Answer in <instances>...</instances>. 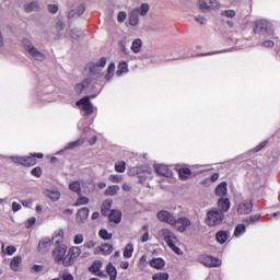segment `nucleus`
<instances>
[{
	"mask_svg": "<svg viewBox=\"0 0 280 280\" xmlns=\"http://www.w3.org/2000/svg\"><path fill=\"white\" fill-rule=\"evenodd\" d=\"M173 226L178 231V233H185V231L191 226V220L187 217H180L175 219V224Z\"/></svg>",
	"mask_w": 280,
	"mask_h": 280,
	"instance_id": "obj_13",
	"label": "nucleus"
},
{
	"mask_svg": "<svg viewBox=\"0 0 280 280\" xmlns=\"http://www.w3.org/2000/svg\"><path fill=\"white\" fill-rule=\"evenodd\" d=\"M261 218V214H254L249 217V222H258V220Z\"/></svg>",
	"mask_w": 280,
	"mask_h": 280,
	"instance_id": "obj_62",
	"label": "nucleus"
},
{
	"mask_svg": "<svg viewBox=\"0 0 280 280\" xmlns=\"http://www.w3.org/2000/svg\"><path fill=\"white\" fill-rule=\"evenodd\" d=\"M229 194V190L226 188V182H222L220 185L215 188V196H219L220 198H224Z\"/></svg>",
	"mask_w": 280,
	"mask_h": 280,
	"instance_id": "obj_23",
	"label": "nucleus"
},
{
	"mask_svg": "<svg viewBox=\"0 0 280 280\" xmlns=\"http://www.w3.org/2000/svg\"><path fill=\"white\" fill-rule=\"evenodd\" d=\"M82 255V249L78 246L70 247L67 256L63 259V266L66 268H69V266H73L75 264L77 259Z\"/></svg>",
	"mask_w": 280,
	"mask_h": 280,
	"instance_id": "obj_6",
	"label": "nucleus"
},
{
	"mask_svg": "<svg viewBox=\"0 0 280 280\" xmlns=\"http://www.w3.org/2000/svg\"><path fill=\"white\" fill-rule=\"evenodd\" d=\"M21 261H23V258H21V256H15L12 260H11V269L14 270V272H16V270H19V266H21Z\"/></svg>",
	"mask_w": 280,
	"mask_h": 280,
	"instance_id": "obj_31",
	"label": "nucleus"
},
{
	"mask_svg": "<svg viewBox=\"0 0 280 280\" xmlns=\"http://www.w3.org/2000/svg\"><path fill=\"white\" fill-rule=\"evenodd\" d=\"M254 34H258L259 36H273L275 28L270 22L260 20L256 22Z\"/></svg>",
	"mask_w": 280,
	"mask_h": 280,
	"instance_id": "obj_5",
	"label": "nucleus"
},
{
	"mask_svg": "<svg viewBox=\"0 0 280 280\" xmlns=\"http://www.w3.org/2000/svg\"><path fill=\"white\" fill-rule=\"evenodd\" d=\"M118 192H119V186H117V185L109 186L105 190L106 196H117Z\"/></svg>",
	"mask_w": 280,
	"mask_h": 280,
	"instance_id": "obj_33",
	"label": "nucleus"
},
{
	"mask_svg": "<svg viewBox=\"0 0 280 280\" xmlns=\"http://www.w3.org/2000/svg\"><path fill=\"white\" fill-rule=\"evenodd\" d=\"M236 211L240 215H246L253 211V202L250 200H243L237 205Z\"/></svg>",
	"mask_w": 280,
	"mask_h": 280,
	"instance_id": "obj_14",
	"label": "nucleus"
},
{
	"mask_svg": "<svg viewBox=\"0 0 280 280\" xmlns=\"http://www.w3.org/2000/svg\"><path fill=\"white\" fill-rule=\"evenodd\" d=\"M178 174L182 180H187V178L191 176V171L189 168H180Z\"/></svg>",
	"mask_w": 280,
	"mask_h": 280,
	"instance_id": "obj_38",
	"label": "nucleus"
},
{
	"mask_svg": "<svg viewBox=\"0 0 280 280\" xmlns=\"http://www.w3.org/2000/svg\"><path fill=\"white\" fill-rule=\"evenodd\" d=\"M66 27V24H65V21L63 20H58L56 23H55V30L56 32H62Z\"/></svg>",
	"mask_w": 280,
	"mask_h": 280,
	"instance_id": "obj_44",
	"label": "nucleus"
},
{
	"mask_svg": "<svg viewBox=\"0 0 280 280\" xmlns=\"http://www.w3.org/2000/svg\"><path fill=\"white\" fill-rule=\"evenodd\" d=\"M86 218H89V208H81L78 212H77V222L78 224H84V221L86 220Z\"/></svg>",
	"mask_w": 280,
	"mask_h": 280,
	"instance_id": "obj_19",
	"label": "nucleus"
},
{
	"mask_svg": "<svg viewBox=\"0 0 280 280\" xmlns=\"http://www.w3.org/2000/svg\"><path fill=\"white\" fill-rule=\"evenodd\" d=\"M235 10H224L221 12V16H226V19H235Z\"/></svg>",
	"mask_w": 280,
	"mask_h": 280,
	"instance_id": "obj_42",
	"label": "nucleus"
},
{
	"mask_svg": "<svg viewBox=\"0 0 280 280\" xmlns=\"http://www.w3.org/2000/svg\"><path fill=\"white\" fill-rule=\"evenodd\" d=\"M84 242V235L83 234H77L73 240V244L80 245Z\"/></svg>",
	"mask_w": 280,
	"mask_h": 280,
	"instance_id": "obj_48",
	"label": "nucleus"
},
{
	"mask_svg": "<svg viewBox=\"0 0 280 280\" xmlns=\"http://www.w3.org/2000/svg\"><path fill=\"white\" fill-rule=\"evenodd\" d=\"M266 145H268V141H262L260 142L255 149V152H261V150H264V148H266Z\"/></svg>",
	"mask_w": 280,
	"mask_h": 280,
	"instance_id": "obj_51",
	"label": "nucleus"
},
{
	"mask_svg": "<svg viewBox=\"0 0 280 280\" xmlns=\"http://www.w3.org/2000/svg\"><path fill=\"white\" fill-rule=\"evenodd\" d=\"M245 232H246V225L240 224L236 226L234 235L237 237V236L242 235V233H245Z\"/></svg>",
	"mask_w": 280,
	"mask_h": 280,
	"instance_id": "obj_46",
	"label": "nucleus"
},
{
	"mask_svg": "<svg viewBox=\"0 0 280 280\" xmlns=\"http://www.w3.org/2000/svg\"><path fill=\"white\" fill-rule=\"evenodd\" d=\"M44 266L43 265H34L33 267H32V270L34 271V272H43V270H44Z\"/></svg>",
	"mask_w": 280,
	"mask_h": 280,
	"instance_id": "obj_58",
	"label": "nucleus"
},
{
	"mask_svg": "<svg viewBox=\"0 0 280 280\" xmlns=\"http://www.w3.org/2000/svg\"><path fill=\"white\" fill-rule=\"evenodd\" d=\"M109 180H110V183H121V176L120 175H110Z\"/></svg>",
	"mask_w": 280,
	"mask_h": 280,
	"instance_id": "obj_53",
	"label": "nucleus"
},
{
	"mask_svg": "<svg viewBox=\"0 0 280 280\" xmlns=\"http://www.w3.org/2000/svg\"><path fill=\"white\" fill-rule=\"evenodd\" d=\"M106 272L109 276V280H117V268L113 266V262L106 266Z\"/></svg>",
	"mask_w": 280,
	"mask_h": 280,
	"instance_id": "obj_25",
	"label": "nucleus"
},
{
	"mask_svg": "<svg viewBox=\"0 0 280 280\" xmlns=\"http://www.w3.org/2000/svg\"><path fill=\"white\" fill-rule=\"evenodd\" d=\"M25 12H38L40 10V5L38 4V1L28 2L24 5Z\"/></svg>",
	"mask_w": 280,
	"mask_h": 280,
	"instance_id": "obj_24",
	"label": "nucleus"
},
{
	"mask_svg": "<svg viewBox=\"0 0 280 280\" xmlns=\"http://www.w3.org/2000/svg\"><path fill=\"white\" fill-rule=\"evenodd\" d=\"M61 279L62 280H74L73 275H71L69 271H63V273L61 275Z\"/></svg>",
	"mask_w": 280,
	"mask_h": 280,
	"instance_id": "obj_52",
	"label": "nucleus"
},
{
	"mask_svg": "<svg viewBox=\"0 0 280 280\" xmlns=\"http://www.w3.org/2000/svg\"><path fill=\"white\" fill-rule=\"evenodd\" d=\"M102 261L96 260L92 264V266L89 268V270L94 275L95 277H101L102 279H106L107 275L102 271Z\"/></svg>",
	"mask_w": 280,
	"mask_h": 280,
	"instance_id": "obj_15",
	"label": "nucleus"
},
{
	"mask_svg": "<svg viewBox=\"0 0 280 280\" xmlns=\"http://www.w3.org/2000/svg\"><path fill=\"white\" fill-rule=\"evenodd\" d=\"M152 280H170V273L167 272H158L152 276Z\"/></svg>",
	"mask_w": 280,
	"mask_h": 280,
	"instance_id": "obj_37",
	"label": "nucleus"
},
{
	"mask_svg": "<svg viewBox=\"0 0 280 280\" xmlns=\"http://www.w3.org/2000/svg\"><path fill=\"white\" fill-rule=\"evenodd\" d=\"M133 253H135V245H132V243L127 244L124 248V257L126 259H130Z\"/></svg>",
	"mask_w": 280,
	"mask_h": 280,
	"instance_id": "obj_29",
	"label": "nucleus"
},
{
	"mask_svg": "<svg viewBox=\"0 0 280 280\" xmlns=\"http://www.w3.org/2000/svg\"><path fill=\"white\" fill-rule=\"evenodd\" d=\"M98 235L102 240H113V233H108L105 229L100 230Z\"/></svg>",
	"mask_w": 280,
	"mask_h": 280,
	"instance_id": "obj_39",
	"label": "nucleus"
},
{
	"mask_svg": "<svg viewBox=\"0 0 280 280\" xmlns=\"http://www.w3.org/2000/svg\"><path fill=\"white\" fill-rule=\"evenodd\" d=\"M115 171L119 174H124L126 172V162L121 161L115 164Z\"/></svg>",
	"mask_w": 280,
	"mask_h": 280,
	"instance_id": "obj_41",
	"label": "nucleus"
},
{
	"mask_svg": "<svg viewBox=\"0 0 280 280\" xmlns=\"http://www.w3.org/2000/svg\"><path fill=\"white\" fill-rule=\"evenodd\" d=\"M128 14L125 11H120L118 13V23H124V21H126Z\"/></svg>",
	"mask_w": 280,
	"mask_h": 280,
	"instance_id": "obj_50",
	"label": "nucleus"
},
{
	"mask_svg": "<svg viewBox=\"0 0 280 280\" xmlns=\"http://www.w3.org/2000/svg\"><path fill=\"white\" fill-rule=\"evenodd\" d=\"M11 161L16 165H24V167H32L38 163L36 158L31 156H10Z\"/></svg>",
	"mask_w": 280,
	"mask_h": 280,
	"instance_id": "obj_7",
	"label": "nucleus"
},
{
	"mask_svg": "<svg viewBox=\"0 0 280 280\" xmlns=\"http://www.w3.org/2000/svg\"><path fill=\"white\" fill-rule=\"evenodd\" d=\"M110 207H113V200L110 199L105 200L103 203V208L110 210Z\"/></svg>",
	"mask_w": 280,
	"mask_h": 280,
	"instance_id": "obj_61",
	"label": "nucleus"
},
{
	"mask_svg": "<svg viewBox=\"0 0 280 280\" xmlns=\"http://www.w3.org/2000/svg\"><path fill=\"white\" fill-rule=\"evenodd\" d=\"M148 12H150V4L142 3L140 7L135 8L129 13V24L132 27H137L139 25V16H147Z\"/></svg>",
	"mask_w": 280,
	"mask_h": 280,
	"instance_id": "obj_4",
	"label": "nucleus"
},
{
	"mask_svg": "<svg viewBox=\"0 0 280 280\" xmlns=\"http://www.w3.org/2000/svg\"><path fill=\"white\" fill-rule=\"evenodd\" d=\"M159 235L164 240V242H166L173 253H176V255H183V250L176 246L178 244V238L172 230L164 228L160 231Z\"/></svg>",
	"mask_w": 280,
	"mask_h": 280,
	"instance_id": "obj_2",
	"label": "nucleus"
},
{
	"mask_svg": "<svg viewBox=\"0 0 280 280\" xmlns=\"http://www.w3.org/2000/svg\"><path fill=\"white\" fill-rule=\"evenodd\" d=\"M218 207L221 209L222 213H226L231 209V200L229 198H221L218 201Z\"/></svg>",
	"mask_w": 280,
	"mask_h": 280,
	"instance_id": "obj_21",
	"label": "nucleus"
},
{
	"mask_svg": "<svg viewBox=\"0 0 280 280\" xmlns=\"http://www.w3.org/2000/svg\"><path fill=\"white\" fill-rule=\"evenodd\" d=\"M63 237H65V232H62V230H60L54 234L52 242H55L57 244H62Z\"/></svg>",
	"mask_w": 280,
	"mask_h": 280,
	"instance_id": "obj_34",
	"label": "nucleus"
},
{
	"mask_svg": "<svg viewBox=\"0 0 280 280\" xmlns=\"http://www.w3.org/2000/svg\"><path fill=\"white\" fill-rule=\"evenodd\" d=\"M262 47L272 48V47H275V42H272V40H270V39L265 40V42L262 43Z\"/></svg>",
	"mask_w": 280,
	"mask_h": 280,
	"instance_id": "obj_60",
	"label": "nucleus"
},
{
	"mask_svg": "<svg viewBox=\"0 0 280 280\" xmlns=\"http://www.w3.org/2000/svg\"><path fill=\"white\" fill-rule=\"evenodd\" d=\"M149 266L155 268V270H163V268H165V260L163 258H153L149 261Z\"/></svg>",
	"mask_w": 280,
	"mask_h": 280,
	"instance_id": "obj_20",
	"label": "nucleus"
},
{
	"mask_svg": "<svg viewBox=\"0 0 280 280\" xmlns=\"http://www.w3.org/2000/svg\"><path fill=\"white\" fill-rule=\"evenodd\" d=\"M101 252L103 255H110L113 253V245L110 244H103L101 246Z\"/></svg>",
	"mask_w": 280,
	"mask_h": 280,
	"instance_id": "obj_40",
	"label": "nucleus"
},
{
	"mask_svg": "<svg viewBox=\"0 0 280 280\" xmlns=\"http://www.w3.org/2000/svg\"><path fill=\"white\" fill-rule=\"evenodd\" d=\"M199 261L206 266V268H220V266H222V260L210 255L200 256Z\"/></svg>",
	"mask_w": 280,
	"mask_h": 280,
	"instance_id": "obj_8",
	"label": "nucleus"
},
{
	"mask_svg": "<svg viewBox=\"0 0 280 280\" xmlns=\"http://www.w3.org/2000/svg\"><path fill=\"white\" fill-rule=\"evenodd\" d=\"M48 12H50V14H56V12H58V5L49 4L48 5Z\"/></svg>",
	"mask_w": 280,
	"mask_h": 280,
	"instance_id": "obj_55",
	"label": "nucleus"
},
{
	"mask_svg": "<svg viewBox=\"0 0 280 280\" xmlns=\"http://www.w3.org/2000/svg\"><path fill=\"white\" fill-rule=\"evenodd\" d=\"M31 174L36 178H40V176H43V170L40 168V166H36L31 171Z\"/></svg>",
	"mask_w": 280,
	"mask_h": 280,
	"instance_id": "obj_45",
	"label": "nucleus"
},
{
	"mask_svg": "<svg viewBox=\"0 0 280 280\" xmlns=\"http://www.w3.org/2000/svg\"><path fill=\"white\" fill-rule=\"evenodd\" d=\"M83 144H84V140L79 139L77 141H72L68 143V145L66 147V150H73L74 148H80V145H83Z\"/></svg>",
	"mask_w": 280,
	"mask_h": 280,
	"instance_id": "obj_35",
	"label": "nucleus"
},
{
	"mask_svg": "<svg viewBox=\"0 0 280 280\" xmlns=\"http://www.w3.org/2000/svg\"><path fill=\"white\" fill-rule=\"evenodd\" d=\"M86 9L84 8V4H80L78 8H77V16H82L84 14V11Z\"/></svg>",
	"mask_w": 280,
	"mask_h": 280,
	"instance_id": "obj_54",
	"label": "nucleus"
},
{
	"mask_svg": "<svg viewBox=\"0 0 280 280\" xmlns=\"http://www.w3.org/2000/svg\"><path fill=\"white\" fill-rule=\"evenodd\" d=\"M71 38H80L82 36V31L74 28L70 33Z\"/></svg>",
	"mask_w": 280,
	"mask_h": 280,
	"instance_id": "obj_49",
	"label": "nucleus"
},
{
	"mask_svg": "<svg viewBox=\"0 0 280 280\" xmlns=\"http://www.w3.org/2000/svg\"><path fill=\"white\" fill-rule=\"evenodd\" d=\"M198 8L201 12H211V10H220L218 0H199Z\"/></svg>",
	"mask_w": 280,
	"mask_h": 280,
	"instance_id": "obj_9",
	"label": "nucleus"
},
{
	"mask_svg": "<svg viewBox=\"0 0 280 280\" xmlns=\"http://www.w3.org/2000/svg\"><path fill=\"white\" fill-rule=\"evenodd\" d=\"M154 170L156 174H159L160 176H165V178H170V176H172V171L170 170V167H167V165L158 164L154 166Z\"/></svg>",
	"mask_w": 280,
	"mask_h": 280,
	"instance_id": "obj_18",
	"label": "nucleus"
},
{
	"mask_svg": "<svg viewBox=\"0 0 280 280\" xmlns=\"http://www.w3.org/2000/svg\"><path fill=\"white\" fill-rule=\"evenodd\" d=\"M229 232L228 231H219L215 235V238H217V242L219 244H225L226 243V240H229Z\"/></svg>",
	"mask_w": 280,
	"mask_h": 280,
	"instance_id": "obj_26",
	"label": "nucleus"
},
{
	"mask_svg": "<svg viewBox=\"0 0 280 280\" xmlns=\"http://www.w3.org/2000/svg\"><path fill=\"white\" fill-rule=\"evenodd\" d=\"M16 253V247L10 245L7 247V255H14Z\"/></svg>",
	"mask_w": 280,
	"mask_h": 280,
	"instance_id": "obj_59",
	"label": "nucleus"
},
{
	"mask_svg": "<svg viewBox=\"0 0 280 280\" xmlns=\"http://www.w3.org/2000/svg\"><path fill=\"white\" fill-rule=\"evenodd\" d=\"M21 209H22L21 203L13 201L12 211H14V213H16V211H21Z\"/></svg>",
	"mask_w": 280,
	"mask_h": 280,
	"instance_id": "obj_56",
	"label": "nucleus"
},
{
	"mask_svg": "<svg viewBox=\"0 0 280 280\" xmlns=\"http://www.w3.org/2000/svg\"><path fill=\"white\" fill-rule=\"evenodd\" d=\"M82 205H89V198L84 197V196H80L77 200V202L74 203V207H80Z\"/></svg>",
	"mask_w": 280,
	"mask_h": 280,
	"instance_id": "obj_43",
	"label": "nucleus"
},
{
	"mask_svg": "<svg viewBox=\"0 0 280 280\" xmlns=\"http://www.w3.org/2000/svg\"><path fill=\"white\" fill-rule=\"evenodd\" d=\"M142 45L143 43L141 42L140 38L135 39L131 44V50L133 51V54H139V51H141Z\"/></svg>",
	"mask_w": 280,
	"mask_h": 280,
	"instance_id": "obj_30",
	"label": "nucleus"
},
{
	"mask_svg": "<svg viewBox=\"0 0 280 280\" xmlns=\"http://www.w3.org/2000/svg\"><path fill=\"white\" fill-rule=\"evenodd\" d=\"M150 240V232H144V234L141 236V242L145 243Z\"/></svg>",
	"mask_w": 280,
	"mask_h": 280,
	"instance_id": "obj_64",
	"label": "nucleus"
},
{
	"mask_svg": "<svg viewBox=\"0 0 280 280\" xmlns=\"http://www.w3.org/2000/svg\"><path fill=\"white\" fill-rule=\"evenodd\" d=\"M69 189L70 191H74V194H78V196H81L82 194V186L80 185L79 180L70 183Z\"/></svg>",
	"mask_w": 280,
	"mask_h": 280,
	"instance_id": "obj_28",
	"label": "nucleus"
},
{
	"mask_svg": "<svg viewBox=\"0 0 280 280\" xmlns=\"http://www.w3.org/2000/svg\"><path fill=\"white\" fill-rule=\"evenodd\" d=\"M224 220V213L222 210L218 208H212L207 212L205 223L207 226L213 228L222 224V221Z\"/></svg>",
	"mask_w": 280,
	"mask_h": 280,
	"instance_id": "obj_3",
	"label": "nucleus"
},
{
	"mask_svg": "<svg viewBox=\"0 0 280 280\" xmlns=\"http://www.w3.org/2000/svg\"><path fill=\"white\" fill-rule=\"evenodd\" d=\"M21 45L23 49L28 54V56L33 60H36V62H45V60H47V56L38 48H36V46H34V43H32V40H30L28 38H22Z\"/></svg>",
	"mask_w": 280,
	"mask_h": 280,
	"instance_id": "obj_1",
	"label": "nucleus"
},
{
	"mask_svg": "<svg viewBox=\"0 0 280 280\" xmlns=\"http://www.w3.org/2000/svg\"><path fill=\"white\" fill-rule=\"evenodd\" d=\"M35 224H36V217H32L27 219V221L25 222L26 229H32Z\"/></svg>",
	"mask_w": 280,
	"mask_h": 280,
	"instance_id": "obj_47",
	"label": "nucleus"
},
{
	"mask_svg": "<svg viewBox=\"0 0 280 280\" xmlns=\"http://www.w3.org/2000/svg\"><path fill=\"white\" fill-rule=\"evenodd\" d=\"M67 255V247L66 245H58L54 250H52V259L55 264H60L62 261V266H65V257Z\"/></svg>",
	"mask_w": 280,
	"mask_h": 280,
	"instance_id": "obj_12",
	"label": "nucleus"
},
{
	"mask_svg": "<svg viewBox=\"0 0 280 280\" xmlns=\"http://www.w3.org/2000/svg\"><path fill=\"white\" fill-rule=\"evenodd\" d=\"M90 85H91V79H85L81 83H78L74 86V89L77 93H82V91H84V89H89Z\"/></svg>",
	"mask_w": 280,
	"mask_h": 280,
	"instance_id": "obj_27",
	"label": "nucleus"
},
{
	"mask_svg": "<svg viewBox=\"0 0 280 280\" xmlns=\"http://www.w3.org/2000/svg\"><path fill=\"white\" fill-rule=\"evenodd\" d=\"M195 21H196L197 23H199L200 25H207V20H206L205 16H197V18L195 19Z\"/></svg>",
	"mask_w": 280,
	"mask_h": 280,
	"instance_id": "obj_57",
	"label": "nucleus"
},
{
	"mask_svg": "<svg viewBox=\"0 0 280 280\" xmlns=\"http://www.w3.org/2000/svg\"><path fill=\"white\" fill-rule=\"evenodd\" d=\"M84 247L85 248H94L95 247V243L94 241H88L84 243Z\"/></svg>",
	"mask_w": 280,
	"mask_h": 280,
	"instance_id": "obj_63",
	"label": "nucleus"
},
{
	"mask_svg": "<svg viewBox=\"0 0 280 280\" xmlns=\"http://www.w3.org/2000/svg\"><path fill=\"white\" fill-rule=\"evenodd\" d=\"M108 220L109 222L119 224V222H121V212L119 210H112L108 214Z\"/></svg>",
	"mask_w": 280,
	"mask_h": 280,
	"instance_id": "obj_22",
	"label": "nucleus"
},
{
	"mask_svg": "<svg viewBox=\"0 0 280 280\" xmlns=\"http://www.w3.org/2000/svg\"><path fill=\"white\" fill-rule=\"evenodd\" d=\"M156 218L160 222H166V224H170L171 226L176 224V217L167 210L159 211Z\"/></svg>",
	"mask_w": 280,
	"mask_h": 280,
	"instance_id": "obj_11",
	"label": "nucleus"
},
{
	"mask_svg": "<svg viewBox=\"0 0 280 280\" xmlns=\"http://www.w3.org/2000/svg\"><path fill=\"white\" fill-rule=\"evenodd\" d=\"M107 59L106 57H102L98 61L96 62H89L86 65V69L92 73L93 75H97L106 67Z\"/></svg>",
	"mask_w": 280,
	"mask_h": 280,
	"instance_id": "obj_10",
	"label": "nucleus"
},
{
	"mask_svg": "<svg viewBox=\"0 0 280 280\" xmlns=\"http://www.w3.org/2000/svg\"><path fill=\"white\" fill-rule=\"evenodd\" d=\"M50 248H51V238L44 237L39 241L38 246H37V249L39 253L45 255V253H47V250H49Z\"/></svg>",
	"mask_w": 280,
	"mask_h": 280,
	"instance_id": "obj_17",
	"label": "nucleus"
},
{
	"mask_svg": "<svg viewBox=\"0 0 280 280\" xmlns=\"http://www.w3.org/2000/svg\"><path fill=\"white\" fill-rule=\"evenodd\" d=\"M47 198H50V200H60V191L58 190H46Z\"/></svg>",
	"mask_w": 280,
	"mask_h": 280,
	"instance_id": "obj_32",
	"label": "nucleus"
},
{
	"mask_svg": "<svg viewBox=\"0 0 280 280\" xmlns=\"http://www.w3.org/2000/svg\"><path fill=\"white\" fill-rule=\"evenodd\" d=\"M77 106H82L86 115H93V103L89 101V96H84L83 98L78 101Z\"/></svg>",
	"mask_w": 280,
	"mask_h": 280,
	"instance_id": "obj_16",
	"label": "nucleus"
},
{
	"mask_svg": "<svg viewBox=\"0 0 280 280\" xmlns=\"http://www.w3.org/2000/svg\"><path fill=\"white\" fill-rule=\"evenodd\" d=\"M122 73H128V63L126 61L118 65V70L116 72L117 75H121Z\"/></svg>",
	"mask_w": 280,
	"mask_h": 280,
	"instance_id": "obj_36",
	"label": "nucleus"
}]
</instances>
